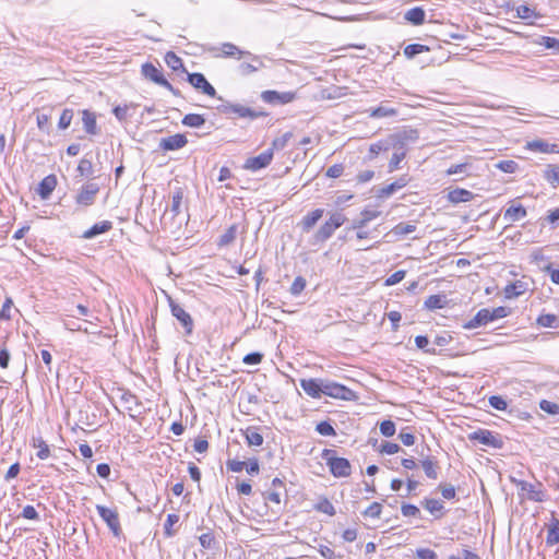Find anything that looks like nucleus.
I'll use <instances>...</instances> for the list:
<instances>
[{
  "label": "nucleus",
  "mask_w": 559,
  "mask_h": 559,
  "mask_svg": "<svg viewBox=\"0 0 559 559\" xmlns=\"http://www.w3.org/2000/svg\"><path fill=\"white\" fill-rule=\"evenodd\" d=\"M81 115L84 131L90 135L98 134L99 129L96 122V115L88 109H83Z\"/></svg>",
  "instance_id": "18"
},
{
  "label": "nucleus",
  "mask_w": 559,
  "mask_h": 559,
  "mask_svg": "<svg viewBox=\"0 0 559 559\" xmlns=\"http://www.w3.org/2000/svg\"><path fill=\"white\" fill-rule=\"evenodd\" d=\"M423 469L426 474V476L430 479H437L438 478V462L432 457H426L421 461Z\"/></svg>",
  "instance_id": "34"
},
{
  "label": "nucleus",
  "mask_w": 559,
  "mask_h": 559,
  "mask_svg": "<svg viewBox=\"0 0 559 559\" xmlns=\"http://www.w3.org/2000/svg\"><path fill=\"white\" fill-rule=\"evenodd\" d=\"M525 148L532 152H539L545 154L559 153L558 145L555 143H549L542 139H536L533 141H528L525 145Z\"/></svg>",
  "instance_id": "14"
},
{
  "label": "nucleus",
  "mask_w": 559,
  "mask_h": 559,
  "mask_svg": "<svg viewBox=\"0 0 559 559\" xmlns=\"http://www.w3.org/2000/svg\"><path fill=\"white\" fill-rule=\"evenodd\" d=\"M395 424L392 420H383L380 424V432L384 437H392L395 433Z\"/></svg>",
  "instance_id": "59"
},
{
  "label": "nucleus",
  "mask_w": 559,
  "mask_h": 559,
  "mask_svg": "<svg viewBox=\"0 0 559 559\" xmlns=\"http://www.w3.org/2000/svg\"><path fill=\"white\" fill-rule=\"evenodd\" d=\"M489 405L498 411H504L508 406L506 400L499 395L490 396Z\"/></svg>",
  "instance_id": "62"
},
{
  "label": "nucleus",
  "mask_w": 559,
  "mask_h": 559,
  "mask_svg": "<svg viewBox=\"0 0 559 559\" xmlns=\"http://www.w3.org/2000/svg\"><path fill=\"white\" fill-rule=\"evenodd\" d=\"M112 228V223L110 221H103L94 224L90 229L84 231L83 237L86 239H92L97 235L109 231Z\"/></svg>",
  "instance_id": "25"
},
{
  "label": "nucleus",
  "mask_w": 559,
  "mask_h": 559,
  "mask_svg": "<svg viewBox=\"0 0 559 559\" xmlns=\"http://www.w3.org/2000/svg\"><path fill=\"white\" fill-rule=\"evenodd\" d=\"M249 57L251 62H242L238 67V72L243 76L250 75L264 67V63L259 56L251 53Z\"/></svg>",
  "instance_id": "19"
},
{
  "label": "nucleus",
  "mask_w": 559,
  "mask_h": 559,
  "mask_svg": "<svg viewBox=\"0 0 559 559\" xmlns=\"http://www.w3.org/2000/svg\"><path fill=\"white\" fill-rule=\"evenodd\" d=\"M205 123V119L199 114H188L182 119V124L190 128H200Z\"/></svg>",
  "instance_id": "39"
},
{
  "label": "nucleus",
  "mask_w": 559,
  "mask_h": 559,
  "mask_svg": "<svg viewBox=\"0 0 559 559\" xmlns=\"http://www.w3.org/2000/svg\"><path fill=\"white\" fill-rule=\"evenodd\" d=\"M33 447L38 449L36 455L40 460H46L50 455L49 445L41 437L33 438Z\"/></svg>",
  "instance_id": "35"
},
{
  "label": "nucleus",
  "mask_w": 559,
  "mask_h": 559,
  "mask_svg": "<svg viewBox=\"0 0 559 559\" xmlns=\"http://www.w3.org/2000/svg\"><path fill=\"white\" fill-rule=\"evenodd\" d=\"M214 57H237L238 59L245 56H251V52L239 49L231 43H224L221 47H210L207 49Z\"/></svg>",
  "instance_id": "9"
},
{
  "label": "nucleus",
  "mask_w": 559,
  "mask_h": 559,
  "mask_svg": "<svg viewBox=\"0 0 559 559\" xmlns=\"http://www.w3.org/2000/svg\"><path fill=\"white\" fill-rule=\"evenodd\" d=\"M401 512L404 516H419L420 515V510L418 507L414 506V504H411V503H403L401 506Z\"/></svg>",
  "instance_id": "57"
},
{
  "label": "nucleus",
  "mask_w": 559,
  "mask_h": 559,
  "mask_svg": "<svg viewBox=\"0 0 559 559\" xmlns=\"http://www.w3.org/2000/svg\"><path fill=\"white\" fill-rule=\"evenodd\" d=\"M57 186V178L55 175H49L45 177L38 185L37 193L43 200H46L50 197L52 191Z\"/></svg>",
  "instance_id": "21"
},
{
  "label": "nucleus",
  "mask_w": 559,
  "mask_h": 559,
  "mask_svg": "<svg viewBox=\"0 0 559 559\" xmlns=\"http://www.w3.org/2000/svg\"><path fill=\"white\" fill-rule=\"evenodd\" d=\"M296 92H277V91H264L261 93V99L267 104H280L285 105L296 99Z\"/></svg>",
  "instance_id": "7"
},
{
  "label": "nucleus",
  "mask_w": 559,
  "mask_h": 559,
  "mask_svg": "<svg viewBox=\"0 0 559 559\" xmlns=\"http://www.w3.org/2000/svg\"><path fill=\"white\" fill-rule=\"evenodd\" d=\"M409 181V178L407 175L401 176L399 179H396L394 182L381 188L378 190L377 195L379 198H388L392 195L397 190L404 188Z\"/></svg>",
  "instance_id": "20"
},
{
  "label": "nucleus",
  "mask_w": 559,
  "mask_h": 559,
  "mask_svg": "<svg viewBox=\"0 0 559 559\" xmlns=\"http://www.w3.org/2000/svg\"><path fill=\"white\" fill-rule=\"evenodd\" d=\"M306 287V280L302 276H297L292 286H290V294L294 296L299 295Z\"/></svg>",
  "instance_id": "54"
},
{
  "label": "nucleus",
  "mask_w": 559,
  "mask_h": 559,
  "mask_svg": "<svg viewBox=\"0 0 559 559\" xmlns=\"http://www.w3.org/2000/svg\"><path fill=\"white\" fill-rule=\"evenodd\" d=\"M142 74L153 81L154 83L166 87L171 93L176 94L174 86L164 78L163 73L152 63L146 62L142 66Z\"/></svg>",
  "instance_id": "6"
},
{
  "label": "nucleus",
  "mask_w": 559,
  "mask_h": 559,
  "mask_svg": "<svg viewBox=\"0 0 559 559\" xmlns=\"http://www.w3.org/2000/svg\"><path fill=\"white\" fill-rule=\"evenodd\" d=\"M545 178L551 183H559V165H548Z\"/></svg>",
  "instance_id": "51"
},
{
  "label": "nucleus",
  "mask_w": 559,
  "mask_h": 559,
  "mask_svg": "<svg viewBox=\"0 0 559 559\" xmlns=\"http://www.w3.org/2000/svg\"><path fill=\"white\" fill-rule=\"evenodd\" d=\"M96 510L99 516L106 522L109 530L112 532L115 536H120L121 526L119 521V515L116 510L109 509L105 506L97 504Z\"/></svg>",
  "instance_id": "5"
},
{
  "label": "nucleus",
  "mask_w": 559,
  "mask_h": 559,
  "mask_svg": "<svg viewBox=\"0 0 559 559\" xmlns=\"http://www.w3.org/2000/svg\"><path fill=\"white\" fill-rule=\"evenodd\" d=\"M526 284L522 281H516L514 283L508 284L504 287V296L507 298H515L523 295L526 292Z\"/></svg>",
  "instance_id": "29"
},
{
  "label": "nucleus",
  "mask_w": 559,
  "mask_h": 559,
  "mask_svg": "<svg viewBox=\"0 0 559 559\" xmlns=\"http://www.w3.org/2000/svg\"><path fill=\"white\" fill-rule=\"evenodd\" d=\"M380 215V212L377 210H364L360 213L359 218L354 219L352 223V229H362L365 228L371 221L377 218Z\"/></svg>",
  "instance_id": "22"
},
{
  "label": "nucleus",
  "mask_w": 559,
  "mask_h": 559,
  "mask_svg": "<svg viewBox=\"0 0 559 559\" xmlns=\"http://www.w3.org/2000/svg\"><path fill=\"white\" fill-rule=\"evenodd\" d=\"M99 191L97 183L87 182L83 185L75 197V202L82 206H90L94 203L95 197Z\"/></svg>",
  "instance_id": "8"
},
{
  "label": "nucleus",
  "mask_w": 559,
  "mask_h": 559,
  "mask_svg": "<svg viewBox=\"0 0 559 559\" xmlns=\"http://www.w3.org/2000/svg\"><path fill=\"white\" fill-rule=\"evenodd\" d=\"M439 489L444 499L451 500L454 499L456 496L454 486L450 484H440Z\"/></svg>",
  "instance_id": "61"
},
{
  "label": "nucleus",
  "mask_w": 559,
  "mask_h": 559,
  "mask_svg": "<svg viewBox=\"0 0 559 559\" xmlns=\"http://www.w3.org/2000/svg\"><path fill=\"white\" fill-rule=\"evenodd\" d=\"M406 154L402 151L393 153L389 162V173H392L400 168V163L405 158Z\"/></svg>",
  "instance_id": "52"
},
{
  "label": "nucleus",
  "mask_w": 559,
  "mask_h": 559,
  "mask_svg": "<svg viewBox=\"0 0 559 559\" xmlns=\"http://www.w3.org/2000/svg\"><path fill=\"white\" fill-rule=\"evenodd\" d=\"M536 322L538 325L544 328L557 329L559 326V318L551 313L540 314Z\"/></svg>",
  "instance_id": "38"
},
{
  "label": "nucleus",
  "mask_w": 559,
  "mask_h": 559,
  "mask_svg": "<svg viewBox=\"0 0 559 559\" xmlns=\"http://www.w3.org/2000/svg\"><path fill=\"white\" fill-rule=\"evenodd\" d=\"M416 230V226L409 223H399L395 225L389 234L401 237L414 233Z\"/></svg>",
  "instance_id": "40"
},
{
  "label": "nucleus",
  "mask_w": 559,
  "mask_h": 559,
  "mask_svg": "<svg viewBox=\"0 0 559 559\" xmlns=\"http://www.w3.org/2000/svg\"><path fill=\"white\" fill-rule=\"evenodd\" d=\"M389 144V148L392 147L395 152L402 151L407 154V143L404 140L400 139L399 133H394L388 138L385 141Z\"/></svg>",
  "instance_id": "37"
},
{
  "label": "nucleus",
  "mask_w": 559,
  "mask_h": 559,
  "mask_svg": "<svg viewBox=\"0 0 559 559\" xmlns=\"http://www.w3.org/2000/svg\"><path fill=\"white\" fill-rule=\"evenodd\" d=\"M421 506L429 511L436 519L443 516V502L432 498H426L421 501Z\"/></svg>",
  "instance_id": "23"
},
{
  "label": "nucleus",
  "mask_w": 559,
  "mask_h": 559,
  "mask_svg": "<svg viewBox=\"0 0 559 559\" xmlns=\"http://www.w3.org/2000/svg\"><path fill=\"white\" fill-rule=\"evenodd\" d=\"M245 437L247 443L251 447H260L263 443V437L255 428H247Z\"/></svg>",
  "instance_id": "36"
},
{
  "label": "nucleus",
  "mask_w": 559,
  "mask_h": 559,
  "mask_svg": "<svg viewBox=\"0 0 559 559\" xmlns=\"http://www.w3.org/2000/svg\"><path fill=\"white\" fill-rule=\"evenodd\" d=\"M448 305L445 295H430L424 302V307L427 310L442 309Z\"/></svg>",
  "instance_id": "28"
},
{
  "label": "nucleus",
  "mask_w": 559,
  "mask_h": 559,
  "mask_svg": "<svg viewBox=\"0 0 559 559\" xmlns=\"http://www.w3.org/2000/svg\"><path fill=\"white\" fill-rule=\"evenodd\" d=\"M182 200H183V192L181 189H178L174 193L173 200H171L170 211L174 213V215H179L181 213Z\"/></svg>",
  "instance_id": "44"
},
{
  "label": "nucleus",
  "mask_w": 559,
  "mask_h": 559,
  "mask_svg": "<svg viewBox=\"0 0 559 559\" xmlns=\"http://www.w3.org/2000/svg\"><path fill=\"white\" fill-rule=\"evenodd\" d=\"M199 542L204 549H212L215 544V538L211 533H204L199 537Z\"/></svg>",
  "instance_id": "63"
},
{
  "label": "nucleus",
  "mask_w": 559,
  "mask_h": 559,
  "mask_svg": "<svg viewBox=\"0 0 559 559\" xmlns=\"http://www.w3.org/2000/svg\"><path fill=\"white\" fill-rule=\"evenodd\" d=\"M323 394L333 399L343 400V401H356L358 400V395L352 389L331 381L326 380L323 385Z\"/></svg>",
  "instance_id": "3"
},
{
  "label": "nucleus",
  "mask_w": 559,
  "mask_h": 559,
  "mask_svg": "<svg viewBox=\"0 0 559 559\" xmlns=\"http://www.w3.org/2000/svg\"><path fill=\"white\" fill-rule=\"evenodd\" d=\"M272 159H273V148H269V150L262 152L261 154H259L258 156L249 157L246 160L243 168L247 170L257 171V170H260V169L269 166L271 164Z\"/></svg>",
  "instance_id": "10"
},
{
  "label": "nucleus",
  "mask_w": 559,
  "mask_h": 559,
  "mask_svg": "<svg viewBox=\"0 0 559 559\" xmlns=\"http://www.w3.org/2000/svg\"><path fill=\"white\" fill-rule=\"evenodd\" d=\"M527 215L526 209L519 205H511L504 212V218L510 222H516L524 218Z\"/></svg>",
  "instance_id": "30"
},
{
  "label": "nucleus",
  "mask_w": 559,
  "mask_h": 559,
  "mask_svg": "<svg viewBox=\"0 0 559 559\" xmlns=\"http://www.w3.org/2000/svg\"><path fill=\"white\" fill-rule=\"evenodd\" d=\"M415 554L417 559H438L437 554L429 548H418Z\"/></svg>",
  "instance_id": "64"
},
{
  "label": "nucleus",
  "mask_w": 559,
  "mask_h": 559,
  "mask_svg": "<svg viewBox=\"0 0 559 559\" xmlns=\"http://www.w3.org/2000/svg\"><path fill=\"white\" fill-rule=\"evenodd\" d=\"M323 214V209H316L306 214L299 223L301 230L305 233L310 231V229H312L313 226L322 218Z\"/></svg>",
  "instance_id": "17"
},
{
  "label": "nucleus",
  "mask_w": 559,
  "mask_h": 559,
  "mask_svg": "<svg viewBox=\"0 0 559 559\" xmlns=\"http://www.w3.org/2000/svg\"><path fill=\"white\" fill-rule=\"evenodd\" d=\"M426 13L423 8L416 7L408 10L404 19L413 25H421L425 22Z\"/></svg>",
  "instance_id": "31"
},
{
  "label": "nucleus",
  "mask_w": 559,
  "mask_h": 559,
  "mask_svg": "<svg viewBox=\"0 0 559 559\" xmlns=\"http://www.w3.org/2000/svg\"><path fill=\"white\" fill-rule=\"evenodd\" d=\"M468 439L471 441H477L480 444L493 448V449H501L503 447V440L502 438L488 429H478L472 433L468 435Z\"/></svg>",
  "instance_id": "4"
},
{
  "label": "nucleus",
  "mask_w": 559,
  "mask_h": 559,
  "mask_svg": "<svg viewBox=\"0 0 559 559\" xmlns=\"http://www.w3.org/2000/svg\"><path fill=\"white\" fill-rule=\"evenodd\" d=\"M473 197V192L461 188H456L448 193V200L454 204L468 202Z\"/></svg>",
  "instance_id": "27"
},
{
  "label": "nucleus",
  "mask_w": 559,
  "mask_h": 559,
  "mask_svg": "<svg viewBox=\"0 0 559 559\" xmlns=\"http://www.w3.org/2000/svg\"><path fill=\"white\" fill-rule=\"evenodd\" d=\"M171 314L182 324L187 334H191L193 330V320L191 316L173 299H169Z\"/></svg>",
  "instance_id": "11"
},
{
  "label": "nucleus",
  "mask_w": 559,
  "mask_h": 559,
  "mask_svg": "<svg viewBox=\"0 0 559 559\" xmlns=\"http://www.w3.org/2000/svg\"><path fill=\"white\" fill-rule=\"evenodd\" d=\"M229 108L231 109V114H235L241 118L255 119V118L265 116V112H263V111H257L249 107L242 106L240 104H233V106Z\"/></svg>",
  "instance_id": "24"
},
{
  "label": "nucleus",
  "mask_w": 559,
  "mask_h": 559,
  "mask_svg": "<svg viewBox=\"0 0 559 559\" xmlns=\"http://www.w3.org/2000/svg\"><path fill=\"white\" fill-rule=\"evenodd\" d=\"M73 109L71 108H64L60 115L58 128L60 130H66L70 127L72 119H73Z\"/></svg>",
  "instance_id": "43"
},
{
  "label": "nucleus",
  "mask_w": 559,
  "mask_h": 559,
  "mask_svg": "<svg viewBox=\"0 0 559 559\" xmlns=\"http://www.w3.org/2000/svg\"><path fill=\"white\" fill-rule=\"evenodd\" d=\"M389 144H386L385 141H379L377 143H373L369 147L370 156L369 158L372 159L374 156H377L382 151H388Z\"/></svg>",
  "instance_id": "60"
},
{
  "label": "nucleus",
  "mask_w": 559,
  "mask_h": 559,
  "mask_svg": "<svg viewBox=\"0 0 559 559\" xmlns=\"http://www.w3.org/2000/svg\"><path fill=\"white\" fill-rule=\"evenodd\" d=\"M13 307V300L10 297H7L2 309L0 310V320H10L11 319V309Z\"/></svg>",
  "instance_id": "58"
},
{
  "label": "nucleus",
  "mask_w": 559,
  "mask_h": 559,
  "mask_svg": "<svg viewBox=\"0 0 559 559\" xmlns=\"http://www.w3.org/2000/svg\"><path fill=\"white\" fill-rule=\"evenodd\" d=\"M518 487L521 491L527 492L528 499L542 502L544 500V491L540 489L542 485H534L525 480L518 481Z\"/></svg>",
  "instance_id": "16"
},
{
  "label": "nucleus",
  "mask_w": 559,
  "mask_h": 559,
  "mask_svg": "<svg viewBox=\"0 0 559 559\" xmlns=\"http://www.w3.org/2000/svg\"><path fill=\"white\" fill-rule=\"evenodd\" d=\"M321 457L325 461L334 477H348L352 474V465L345 457L336 456V451L332 449H324Z\"/></svg>",
  "instance_id": "2"
},
{
  "label": "nucleus",
  "mask_w": 559,
  "mask_h": 559,
  "mask_svg": "<svg viewBox=\"0 0 559 559\" xmlns=\"http://www.w3.org/2000/svg\"><path fill=\"white\" fill-rule=\"evenodd\" d=\"M539 408L547 414L559 415V404L555 402L542 400L539 402Z\"/></svg>",
  "instance_id": "47"
},
{
  "label": "nucleus",
  "mask_w": 559,
  "mask_h": 559,
  "mask_svg": "<svg viewBox=\"0 0 559 559\" xmlns=\"http://www.w3.org/2000/svg\"><path fill=\"white\" fill-rule=\"evenodd\" d=\"M496 167L503 173L513 174L518 169L519 165L512 159H506L497 163Z\"/></svg>",
  "instance_id": "46"
},
{
  "label": "nucleus",
  "mask_w": 559,
  "mask_h": 559,
  "mask_svg": "<svg viewBox=\"0 0 559 559\" xmlns=\"http://www.w3.org/2000/svg\"><path fill=\"white\" fill-rule=\"evenodd\" d=\"M78 171L83 177H91L93 175V164L90 159L82 158L78 165Z\"/></svg>",
  "instance_id": "48"
},
{
  "label": "nucleus",
  "mask_w": 559,
  "mask_h": 559,
  "mask_svg": "<svg viewBox=\"0 0 559 559\" xmlns=\"http://www.w3.org/2000/svg\"><path fill=\"white\" fill-rule=\"evenodd\" d=\"M165 62L169 68L174 71H178L179 69H183V62L181 58H179L175 52L168 51L165 55Z\"/></svg>",
  "instance_id": "42"
},
{
  "label": "nucleus",
  "mask_w": 559,
  "mask_h": 559,
  "mask_svg": "<svg viewBox=\"0 0 559 559\" xmlns=\"http://www.w3.org/2000/svg\"><path fill=\"white\" fill-rule=\"evenodd\" d=\"M188 82L197 90H201L207 96L214 97L216 95L215 88L209 83L202 73L195 72L188 74Z\"/></svg>",
  "instance_id": "12"
},
{
  "label": "nucleus",
  "mask_w": 559,
  "mask_h": 559,
  "mask_svg": "<svg viewBox=\"0 0 559 559\" xmlns=\"http://www.w3.org/2000/svg\"><path fill=\"white\" fill-rule=\"evenodd\" d=\"M429 48L425 45H420V44H411V45H407L404 49V55L407 57V58H414L415 56L424 52V51H428Z\"/></svg>",
  "instance_id": "45"
},
{
  "label": "nucleus",
  "mask_w": 559,
  "mask_h": 559,
  "mask_svg": "<svg viewBox=\"0 0 559 559\" xmlns=\"http://www.w3.org/2000/svg\"><path fill=\"white\" fill-rule=\"evenodd\" d=\"M316 430L318 431V433H320L321 436H328V437H331V436H335L336 435V431L335 429L333 428V426L326 421V420H323V421H320L317 427H316Z\"/></svg>",
  "instance_id": "50"
},
{
  "label": "nucleus",
  "mask_w": 559,
  "mask_h": 559,
  "mask_svg": "<svg viewBox=\"0 0 559 559\" xmlns=\"http://www.w3.org/2000/svg\"><path fill=\"white\" fill-rule=\"evenodd\" d=\"M325 379H301V389L313 399H320L323 394Z\"/></svg>",
  "instance_id": "13"
},
{
  "label": "nucleus",
  "mask_w": 559,
  "mask_h": 559,
  "mask_svg": "<svg viewBox=\"0 0 559 559\" xmlns=\"http://www.w3.org/2000/svg\"><path fill=\"white\" fill-rule=\"evenodd\" d=\"M314 510L328 514L330 516H333L336 513L334 506L325 497L319 500V502L314 506Z\"/></svg>",
  "instance_id": "41"
},
{
  "label": "nucleus",
  "mask_w": 559,
  "mask_h": 559,
  "mask_svg": "<svg viewBox=\"0 0 559 559\" xmlns=\"http://www.w3.org/2000/svg\"><path fill=\"white\" fill-rule=\"evenodd\" d=\"M188 143L185 134L177 133L167 138H163L159 147L165 151H175L183 147Z\"/></svg>",
  "instance_id": "15"
},
{
  "label": "nucleus",
  "mask_w": 559,
  "mask_h": 559,
  "mask_svg": "<svg viewBox=\"0 0 559 559\" xmlns=\"http://www.w3.org/2000/svg\"><path fill=\"white\" fill-rule=\"evenodd\" d=\"M237 233H238V226L236 224H233L219 237V239L217 241V245L219 247H227V246L231 245L235 241L236 237H237Z\"/></svg>",
  "instance_id": "33"
},
{
  "label": "nucleus",
  "mask_w": 559,
  "mask_h": 559,
  "mask_svg": "<svg viewBox=\"0 0 559 559\" xmlns=\"http://www.w3.org/2000/svg\"><path fill=\"white\" fill-rule=\"evenodd\" d=\"M37 127L40 131L49 133L50 116L47 114L37 115Z\"/></svg>",
  "instance_id": "55"
},
{
  "label": "nucleus",
  "mask_w": 559,
  "mask_h": 559,
  "mask_svg": "<svg viewBox=\"0 0 559 559\" xmlns=\"http://www.w3.org/2000/svg\"><path fill=\"white\" fill-rule=\"evenodd\" d=\"M397 133L400 134V139L404 140L407 144L414 143L419 139V133L416 129H406Z\"/></svg>",
  "instance_id": "49"
},
{
  "label": "nucleus",
  "mask_w": 559,
  "mask_h": 559,
  "mask_svg": "<svg viewBox=\"0 0 559 559\" xmlns=\"http://www.w3.org/2000/svg\"><path fill=\"white\" fill-rule=\"evenodd\" d=\"M382 506L379 502L371 503L365 511L364 515L372 519H378L381 514Z\"/></svg>",
  "instance_id": "56"
},
{
  "label": "nucleus",
  "mask_w": 559,
  "mask_h": 559,
  "mask_svg": "<svg viewBox=\"0 0 559 559\" xmlns=\"http://www.w3.org/2000/svg\"><path fill=\"white\" fill-rule=\"evenodd\" d=\"M292 138H293V133L292 132L284 133L282 136L276 138V139L273 140L271 148H273V151L274 150H283L287 145L288 141Z\"/></svg>",
  "instance_id": "53"
},
{
  "label": "nucleus",
  "mask_w": 559,
  "mask_h": 559,
  "mask_svg": "<svg viewBox=\"0 0 559 559\" xmlns=\"http://www.w3.org/2000/svg\"><path fill=\"white\" fill-rule=\"evenodd\" d=\"M346 222V216L341 212H333L329 219L312 235L310 245L318 246L330 239L334 231Z\"/></svg>",
  "instance_id": "1"
},
{
  "label": "nucleus",
  "mask_w": 559,
  "mask_h": 559,
  "mask_svg": "<svg viewBox=\"0 0 559 559\" xmlns=\"http://www.w3.org/2000/svg\"><path fill=\"white\" fill-rule=\"evenodd\" d=\"M559 543V520L556 518L551 519V523L548 527V533L546 537V544L549 546H554Z\"/></svg>",
  "instance_id": "32"
},
{
  "label": "nucleus",
  "mask_w": 559,
  "mask_h": 559,
  "mask_svg": "<svg viewBox=\"0 0 559 559\" xmlns=\"http://www.w3.org/2000/svg\"><path fill=\"white\" fill-rule=\"evenodd\" d=\"M371 118L394 117L397 115V109L389 107L386 102L381 103L378 107L368 110Z\"/></svg>",
  "instance_id": "26"
}]
</instances>
